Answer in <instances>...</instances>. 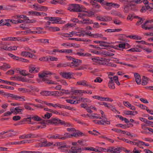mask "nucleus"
Here are the masks:
<instances>
[{"instance_id": "nucleus-1", "label": "nucleus", "mask_w": 153, "mask_h": 153, "mask_svg": "<svg viewBox=\"0 0 153 153\" xmlns=\"http://www.w3.org/2000/svg\"><path fill=\"white\" fill-rule=\"evenodd\" d=\"M141 0H131L129 1V5L125 4L123 7V11L125 13H128L130 10L136 12L138 10L137 4L140 2Z\"/></svg>"}, {"instance_id": "nucleus-2", "label": "nucleus", "mask_w": 153, "mask_h": 153, "mask_svg": "<svg viewBox=\"0 0 153 153\" xmlns=\"http://www.w3.org/2000/svg\"><path fill=\"white\" fill-rule=\"evenodd\" d=\"M52 74V73L49 71H44L41 73H39L38 76L40 79H42V81L45 82L48 84H53L54 83L53 81L51 80H49L46 78V77L48 76V75H51Z\"/></svg>"}, {"instance_id": "nucleus-3", "label": "nucleus", "mask_w": 153, "mask_h": 153, "mask_svg": "<svg viewBox=\"0 0 153 153\" xmlns=\"http://www.w3.org/2000/svg\"><path fill=\"white\" fill-rule=\"evenodd\" d=\"M68 10L71 12L82 11L80 5L78 4H71L68 7Z\"/></svg>"}, {"instance_id": "nucleus-4", "label": "nucleus", "mask_w": 153, "mask_h": 153, "mask_svg": "<svg viewBox=\"0 0 153 153\" xmlns=\"http://www.w3.org/2000/svg\"><path fill=\"white\" fill-rule=\"evenodd\" d=\"M107 152L111 153H119L120 152V147L115 148L114 146H110L107 149Z\"/></svg>"}, {"instance_id": "nucleus-5", "label": "nucleus", "mask_w": 153, "mask_h": 153, "mask_svg": "<svg viewBox=\"0 0 153 153\" xmlns=\"http://www.w3.org/2000/svg\"><path fill=\"white\" fill-rule=\"evenodd\" d=\"M53 146H57L58 149L61 150L68 148L65 143L62 142H57L53 144Z\"/></svg>"}, {"instance_id": "nucleus-6", "label": "nucleus", "mask_w": 153, "mask_h": 153, "mask_svg": "<svg viewBox=\"0 0 153 153\" xmlns=\"http://www.w3.org/2000/svg\"><path fill=\"white\" fill-rule=\"evenodd\" d=\"M62 120L56 118H53L49 120H46V122L48 123L54 124L56 125H57L59 124H61Z\"/></svg>"}, {"instance_id": "nucleus-7", "label": "nucleus", "mask_w": 153, "mask_h": 153, "mask_svg": "<svg viewBox=\"0 0 153 153\" xmlns=\"http://www.w3.org/2000/svg\"><path fill=\"white\" fill-rule=\"evenodd\" d=\"M7 97H12L16 100L19 99L21 101H25V97L23 96H20L11 94H7Z\"/></svg>"}, {"instance_id": "nucleus-8", "label": "nucleus", "mask_w": 153, "mask_h": 153, "mask_svg": "<svg viewBox=\"0 0 153 153\" xmlns=\"http://www.w3.org/2000/svg\"><path fill=\"white\" fill-rule=\"evenodd\" d=\"M73 62H71L70 66L71 67L75 68L79 65V63H82V60H81L74 58L73 60Z\"/></svg>"}, {"instance_id": "nucleus-9", "label": "nucleus", "mask_w": 153, "mask_h": 153, "mask_svg": "<svg viewBox=\"0 0 153 153\" xmlns=\"http://www.w3.org/2000/svg\"><path fill=\"white\" fill-rule=\"evenodd\" d=\"M73 73L72 72H61L60 74L63 77L66 79H70L72 78Z\"/></svg>"}, {"instance_id": "nucleus-10", "label": "nucleus", "mask_w": 153, "mask_h": 153, "mask_svg": "<svg viewBox=\"0 0 153 153\" xmlns=\"http://www.w3.org/2000/svg\"><path fill=\"white\" fill-rule=\"evenodd\" d=\"M71 34L65 33H59L60 35L65 37H72L74 35H76V36L77 33V32L72 31L70 32Z\"/></svg>"}, {"instance_id": "nucleus-11", "label": "nucleus", "mask_w": 153, "mask_h": 153, "mask_svg": "<svg viewBox=\"0 0 153 153\" xmlns=\"http://www.w3.org/2000/svg\"><path fill=\"white\" fill-rule=\"evenodd\" d=\"M82 20L80 21L79 22L81 23L82 24H91L93 23V22L92 20H90L89 19H82Z\"/></svg>"}, {"instance_id": "nucleus-12", "label": "nucleus", "mask_w": 153, "mask_h": 153, "mask_svg": "<svg viewBox=\"0 0 153 153\" xmlns=\"http://www.w3.org/2000/svg\"><path fill=\"white\" fill-rule=\"evenodd\" d=\"M134 76L137 84H140L141 79L140 75L138 73H135L134 74Z\"/></svg>"}, {"instance_id": "nucleus-13", "label": "nucleus", "mask_w": 153, "mask_h": 153, "mask_svg": "<svg viewBox=\"0 0 153 153\" xmlns=\"http://www.w3.org/2000/svg\"><path fill=\"white\" fill-rule=\"evenodd\" d=\"M88 35L92 37H94L95 38H101L103 36V35L101 33H96L94 34H92L91 32L89 33H87Z\"/></svg>"}, {"instance_id": "nucleus-14", "label": "nucleus", "mask_w": 153, "mask_h": 153, "mask_svg": "<svg viewBox=\"0 0 153 153\" xmlns=\"http://www.w3.org/2000/svg\"><path fill=\"white\" fill-rule=\"evenodd\" d=\"M51 21L52 22V23H61L60 21L61 18L59 17H53L51 18Z\"/></svg>"}, {"instance_id": "nucleus-15", "label": "nucleus", "mask_w": 153, "mask_h": 153, "mask_svg": "<svg viewBox=\"0 0 153 153\" xmlns=\"http://www.w3.org/2000/svg\"><path fill=\"white\" fill-rule=\"evenodd\" d=\"M17 47L16 46H10L8 47H1V49L6 51H11L17 50Z\"/></svg>"}, {"instance_id": "nucleus-16", "label": "nucleus", "mask_w": 153, "mask_h": 153, "mask_svg": "<svg viewBox=\"0 0 153 153\" xmlns=\"http://www.w3.org/2000/svg\"><path fill=\"white\" fill-rule=\"evenodd\" d=\"M21 55L23 56H28L29 57H32L35 55L27 51H23L22 52Z\"/></svg>"}, {"instance_id": "nucleus-17", "label": "nucleus", "mask_w": 153, "mask_h": 153, "mask_svg": "<svg viewBox=\"0 0 153 153\" xmlns=\"http://www.w3.org/2000/svg\"><path fill=\"white\" fill-rule=\"evenodd\" d=\"M95 1H96L94 0H91L90 1V3L92 4L94 7L97 9L99 8L100 7V6Z\"/></svg>"}, {"instance_id": "nucleus-18", "label": "nucleus", "mask_w": 153, "mask_h": 153, "mask_svg": "<svg viewBox=\"0 0 153 153\" xmlns=\"http://www.w3.org/2000/svg\"><path fill=\"white\" fill-rule=\"evenodd\" d=\"M37 68L38 69L37 70H36V68H35L32 66H30L29 68V71L30 73H32L34 71L36 72L37 73L38 72L39 69L38 68Z\"/></svg>"}, {"instance_id": "nucleus-19", "label": "nucleus", "mask_w": 153, "mask_h": 153, "mask_svg": "<svg viewBox=\"0 0 153 153\" xmlns=\"http://www.w3.org/2000/svg\"><path fill=\"white\" fill-rule=\"evenodd\" d=\"M102 53L104 55L108 56H112L114 55V54L111 53L109 52L106 51H103L102 52Z\"/></svg>"}, {"instance_id": "nucleus-20", "label": "nucleus", "mask_w": 153, "mask_h": 153, "mask_svg": "<svg viewBox=\"0 0 153 153\" xmlns=\"http://www.w3.org/2000/svg\"><path fill=\"white\" fill-rule=\"evenodd\" d=\"M46 28H48L49 30L52 31H57L60 30L59 28L57 27L46 26Z\"/></svg>"}, {"instance_id": "nucleus-21", "label": "nucleus", "mask_w": 153, "mask_h": 153, "mask_svg": "<svg viewBox=\"0 0 153 153\" xmlns=\"http://www.w3.org/2000/svg\"><path fill=\"white\" fill-rule=\"evenodd\" d=\"M61 125H63L65 127H72L73 126V125L63 120L62 121Z\"/></svg>"}, {"instance_id": "nucleus-22", "label": "nucleus", "mask_w": 153, "mask_h": 153, "mask_svg": "<svg viewBox=\"0 0 153 153\" xmlns=\"http://www.w3.org/2000/svg\"><path fill=\"white\" fill-rule=\"evenodd\" d=\"M87 33H85V32L81 30L79 32H77L76 34V36L80 37L81 36H84L85 35H88V34H87Z\"/></svg>"}, {"instance_id": "nucleus-23", "label": "nucleus", "mask_w": 153, "mask_h": 153, "mask_svg": "<svg viewBox=\"0 0 153 153\" xmlns=\"http://www.w3.org/2000/svg\"><path fill=\"white\" fill-rule=\"evenodd\" d=\"M61 135L58 134H56L55 135H51L50 137L48 136V137L49 139H61Z\"/></svg>"}, {"instance_id": "nucleus-24", "label": "nucleus", "mask_w": 153, "mask_h": 153, "mask_svg": "<svg viewBox=\"0 0 153 153\" xmlns=\"http://www.w3.org/2000/svg\"><path fill=\"white\" fill-rule=\"evenodd\" d=\"M77 101H79L84 102H91V101L87 98H85L83 97L79 98L78 100H77Z\"/></svg>"}, {"instance_id": "nucleus-25", "label": "nucleus", "mask_w": 153, "mask_h": 153, "mask_svg": "<svg viewBox=\"0 0 153 153\" xmlns=\"http://www.w3.org/2000/svg\"><path fill=\"white\" fill-rule=\"evenodd\" d=\"M26 135L27 138H34L39 137V136L38 135L33 134H26Z\"/></svg>"}, {"instance_id": "nucleus-26", "label": "nucleus", "mask_w": 153, "mask_h": 153, "mask_svg": "<svg viewBox=\"0 0 153 153\" xmlns=\"http://www.w3.org/2000/svg\"><path fill=\"white\" fill-rule=\"evenodd\" d=\"M108 86L111 89H115V86L114 81H110L108 83Z\"/></svg>"}, {"instance_id": "nucleus-27", "label": "nucleus", "mask_w": 153, "mask_h": 153, "mask_svg": "<svg viewBox=\"0 0 153 153\" xmlns=\"http://www.w3.org/2000/svg\"><path fill=\"white\" fill-rule=\"evenodd\" d=\"M59 95H61V94L58 91H50V96H59Z\"/></svg>"}, {"instance_id": "nucleus-28", "label": "nucleus", "mask_w": 153, "mask_h": 153, "mask_svg": "<svg viewBox=\"0 0 153 153\" xmlns=\"http://www.w3.org/2000/svg\"><path fill=\"white\" fill-rule=\"evenodd\" d=\"M40 94L43 96H50V91H41Z\"/></svg>"}, {"instance_id": "nucleus-29", "label": "nucleus", "mask_w": 153, "mask_h": 153, "mask_svg": "<svg viewBox=\"0 0 153 153\" xmlns=\"http://www.w3.org/2000/svg\"><path fill=\"white\" fill-rule=\"evenodd\" d=\"M10 44L8 42H1L0 43V48L1 49V48L3 47H8V45H9Z\"/></svg>"}, {"instance_id": "nucleus-30", "label": "nucleus", "mask_w": 153, "mask_h": 153, "mask_svg": "<svg viewBox=\"0 0 153 153\" xmlns=\"http://www.w3.org/2000/svg\"><path fill=\"white\" fill-rule=\"evenodd\" d=\"M71 135L70 134L68 133H66L64 134L63 136L61 137V139L62 140H65L67 138H70Z\"/></svg>"}, {"instance_id": "nucleus-31", "label": "nucleus", "mask_w": 153, "mask_h": 153, "mask_svg": "<svg viewBox=\"0 0 153 153\" xmlns=\"http://www.w3.org/2000/svg\"><path fill=\"white\" fill-rule=\"evenodd\" d=\"M52 116V114L51 113L47 112L46 114H45L44 116H43L42 117L43 118L45 119H49Z\"/></svg>"}, {"instance_id": "nucleus-32", "label": "nucleus", "mask_w": 153, "mask_h": 153, "mask_svg": "<svg viewBox=\"0 0 153 153\" xmlns=\"http://www.w3.org/2000/svg\"><path fill=\"white\" fill-rule=\"evenodd\" d=\"M69 40H75L78 41H83L86 42L88 41L86 39H82L81 38H70L68 39Z\"/></svg>"}, {"instance_id": "nucleus-33", "label": "nucleus", "mask_w": 153, "mask_h": 153, "mask_svg": "<svg viewBox=\"0 0 153 153\" xmlns=\"http://www.w3.org/2000/svg\"><path fill=\"white\" fill-rule=\"evenodd\" d=\"M107 6H111L113 7H118L120 6V5L117 4L112 3H107L106 4Z\"/></svg>"}, {"instance_id": "nucleus-34", "label": "nucleus", "mask_w": 153, "mask_h": 153, "mask_svg": "<svg viewBox=\"0 0 153 153\" xmlns=\"http://www.w3.org/2000/svg\"><path fill=\"white\" fill-rule=\"evenodd\" d=\"M3 82L4 83H5L7 84H9L12 85H15V83L13 82H8L7 81L4 80L0 79V82Z\"/></svg>"}, {"instance_id": "nucleus-35", "label": "nucleus", "mask_w": 153, "mask_h": 153, "mask_svg": "<svg viewBox=\"0 0 153 153\" xmlns=\"http://www.w3.org/2000/svg\"><path fill=\"white\" fill-rule=\"evenodd\" d=\"M117 116L120 118V119L122 121H124L126 123H129V121L128 119L125 118H124L121 116L118 115Z\"/></svg>"}, {"instance_id": "nucleus-36", "label": "nucleus", "mask_w": 153, "mask_h": 153, "mask_svg": "<svg viewBox=\"0 0 153 153\" xmlns=\"http://www.w3.org/2000/svg\"><path fill=\"white\" fill-rule=\"evenodd\" d=\"M38 146L40 147H47V141L38 143Z\"/></svg>"}, {"instance_id": "nucleus-37", "label": "nucleus", "mask_w": 153, "mask_h": 153, "mask_svg": "<svg viewBox=\"0 0 153 153\" xmlns=\"http://www.w3.org/2000/svg\"><path fill=\"white\" fill-rule=\"evenodd\" d=\"M147 78L145 76H143L142 79V85H146L147 83Z\"/></svg>"}, {"instance_id": "nucleus-38", "label": "nucleus", "mask_w": 153, "mask_h": 153, "mask_svg": "<svg viewBox=\"0 0 153 153\" xmlns=\"http://www.w3.org/2000/svg\"><path fill=\"white\" fill-rule=\"evenodd\" d=\"M119 42L120 43L118 46L120 48H125V45H127L126 43L121 42Z\"/></svg>"}, {"instance_id": "nucleus-39", "label": "nucleus", "mask_w": 153, "mask_h": 153, "mask_svg": "<svg viewBox=\"0 0 153 153\" xmlns=\"http://www.w3.org/2000/svg\"><path fill=\"white\" fill-rule=\"evenodd\" d=\"M97 20H100V21L103 22H106V19H105V17H102V16H98L96 17Z\"/></svg>"}, {"instance_id": "nucleus-40", "label": "nucleus", "mask_w": 153, "mask_h": 153, "mask_svg": "<svg viewBox=\"0 0 153 153\" xmlns=\"http://www.w3.org/2000/svg\"><path fill=\"white\" fill-rule=\"evenodd\" d=\"M68 66V64L60 63L57 65V67L58 68L65 67Z\"/></svg>"}, {"instance_id": "nucleus-41", "label": "nucleus", "mask_w": 153, "mask_h": 153, "mask_svg": "<svg viewBox=\"0 0 153 153\" xmlns=\"http://www.w3.org/2000/svg\"><path fill=\"white\" fill-rule=\"evenodd\" d=\"M82 85L83 86H86L89 87H92V86L87 83V82L85 80H82L81 81Z\"/></svg>"}, {"instance_id": "nucleus-42", "label": "nucleus", "mask_w": 153, "mask_h": 153, "mask_svg": "<svg viewBox=\"0 0 153 153\" xmlns=\"http://www.w3.org/2000/svg\"><path fill=\"white\" fill-rule=\"evenodd\" d=\"M72 52V50L71 49L64 50H60V52L62 53H71Z\"/></svg>"}, {"instance_id": "nucleus-43", "label": "nucleus", "mask_w": 153, "mask_h": 153, "mask_svg": "<svg viewBox=\"0 0 153 153\" xmlns=\"http://www.w3.org/2000/svg\"><path fill=\"white\" fill-rule=\"evenodd\" d=\"M61 91H61L60 93L61 94H61H70V93L69 91L68 90H65L64 89H61Z\"/></svg>"}, {"instance_id": "nucleus-44", "label": "nucleus", "mask_w": 153, "mask_h": 153, "mask_svg": "<svg viewBox=\"0 0 153 153\" xmlns=\"http://www.w3.org/2000/svg\"><path fill=\"white\" fill-rule=\"evenodd\" d=\"M16 78V79L17 80L19 81H22V82H25L26 81V80L24 79V78L20 76H15Z\"/></svg>"}, {"instance_id": "nucleus-45", "label": "nucleus", "mask_w": 153, "mask_h": 153, "mask_svg": "<svg viewBox=\"0 0 153 153\" xmlns=\"http://www.w3.org/2000/svg\"><path fill=\"white\" fill-rule=\"evenodd\" d=\"M144 19L142 18H140L139 19L138 21L137 22L136 24V25H139L142 24L143 21H144Z\"/></svg>"}, {"instance_id": "nucleus-46", "label": "nucleus", "mask_w": 153, "mask_h": 153, "mask_svg": "<svg viewBox=\"0 0 153 153\" xmlns=\"http://www.w3.org/2000/svg\"><path fill=\"white\" fill-rule=\"evenodd\" d=\"M143 122L146 123V125H148V126L149 125L153 124V122L149 121L146 119L144 120H143Z\"/></svg>"}, {"instance_id": "nucleus-47", "label": "nucleus", "mask_w": 153, "mask_h": 153, "mask_svg": "<svg viewBox=\"0 0 153 153\" xmlns=\"http://www.w3.org/2000/svg\"><path fill=\"white\" fill-rule=\"evenodd\" d=\"M2 66L3 67V70L10 68V65L9 64H7L6 63H4L3 65Z\"/></svg>"}, {"instance_id": "nucleus-48", "label": "nucleus", "mask_w": 153, "mask_h": 153, "mask_svg": "<svg viewBox=\"0 0 153 153\" xmlns=\"http://www.w3.org/2000/svg\"><path fill=\"white\" fill-rule=\"evenodd\" d=\"M87 14L83 13H79L78 16V17L82 19H84V17L87 16Z\"/></svg>"}, {"instance_id": "nucleus-49", "label": "nucleus", "mask_w": 153, "mask_h": 153, "mask_svg": "<svg viewBox=\"0 0 153 153\" xmlns=\"http://www.w3.org/2000/svg\"><path fill=\"white\" fill-rule=\"evenodd\" d=\"M32 118L34 120L37 121L42 120V119L37 115L33 116V118Z\"/></svg>"}, {"instance_id": "nucleus-50", "label": "nucleus", "mask_w": 153, "mask_h": 153, "mask_svg": "<svg viewBox=\"0 0 153 153\" xmlns=\"http://www.w3.org/2000/svg\"><path fill=\"white\" fill-rule=\"evenodd\" d=\"M148 126V125H144V124H142L141 125V127H142V128L144 130H146L147 129L149 131H151L152 132H153V129H152L151 128H144V127L145 126Z\"/></svg>"}, {"instance_id": "nucleus-51", "label": "nucleus", "mask_w": 153, "mask_h": 153, "mask_svg": "<svg viewBox=\"0 0 153 153\" xmlns=\"http://www.w3.org/2000/svg\"><path fill=\"white\" fill-rule=\"evenodd\" d=\"M111 13L115 16H117L120 17H121L122 16L121 14L120 13L116 11L113 12Z\"/></svg>"}, {"instance_id": "nucleus-52", "label": "nucleus", "mask_w": 153, "mask_h": 153, "mask_svg": "<svg viewBox=\"0 0 153 153\" xmlns=\"http://www.w3.org/2000/svg\"><path fill=\"white\" fill-rule=\"evenodd\" d=\"M84 12L87 13V16L88 17H90L91 16L94 15V12L92 11H84Z\"/></svg>"}, {"instance_id": "nucleus-53", "label": "nucleus", "mask_w": 153, "mask_h": 153, "mask_svg": "<svg viewBox=\"0 0 153 153\" xmlns=\"http://www.w3.org/2000/svg\"><path fill=\"white\" fill-rule=\"evenodd\" d=\"M93 98L98 99L101 101H104V97H100L97 96H93Z\"/></svg>"}, {"instance_id": "nucleus-54", "label": "nucleus", "mask_w": 153, "mask_h": 153, "mask_svg": "<svg viewBox=\"0 0 153 153\" xmlns=\"http://www.w3.org/2000/svg\"><path fill=\"white\" fill-rule=\"evenodd\" d=\"M38 40L39 41H40L41 43H49L48 40L46 39H39Z\"/></svg>"}, {"instance_id": "nucleus-55", "label": "nucleus", "mask_w": 153, "mask_h": 153, "mask_svg": "<svg viewBox=\"0 0 153 153\" xmlns=\"http://www.w3.org/2000/svg\"><path fill=\"white\" fill-rule=\"evenodd\" d=\"M93 24H94L93 27L94 28H98L100 27L99 24L97 22H93Z\"/></svg>"}, {"instance_id": "nucleus-56", "label": "nucleus", "mask_w": 153, "mask_h": 153, "mask_svg": "<svg viewBox=\"0 0 153 153\" xmlns=\"http://www.w3.org/2000/svg\"><path fill=\"white\" fill-rule=\"evenodd\" d=\"M134 111H125V113L126 114L128 115H134Z\"/></svg>"}, {"instance_id": "nucleus-57", "label": "nucleus", "mask_w": 153, "mask_h": 153, "mask_svg": "<svg viewBox=\"0 0 153 153\" xmlns=\"http://www.w3.org/2000/svg\"><path fill=\"white\" fill-rule=\"evenodd\" d=\"M94 42L97 43H100V44H103V43H105V44H109L110 43H108L107 42H106L105 41H94Z\"/></svg>"}, {"instance_id": "nucleus-58", "label": "nucleus", "mask_w": 153, "mask_h": 153, "mask_svg": "<svg viewBox=\"0 0 153 153\" xmlns=\"http://www.w3.org/2000/svg\"><path fill=\"white\" fill-rule=\"evenodd\" d=\"M71 92L73 93L74 94H76V93H81L82 90H72Z\"/></svg>"}, {"instance_id": "nucleus-59", "label": "nucleus", "mask_w": 153, "mask_h": 153, "mask_svg": "<svg viewBox=\"0 0 153 153\" xmlns=\"http://www.w3.org/2000/svg\"><path fill=\"white\" fill-rule=\"evenodd\" d=\"M26 71L24 70H23L21 71H19L20 73V74L23 75V76H25L27 75H29V74H27L25 73Z\"/></svg>"}, {"instance_id": "nucleus-60", "label": "nucleus", "mask_w": 153, "mask_h": 153, "mask_svg": "<svg viewBox=\"0 0 153 153\" xmlns=\"http://www.w3.org/2000/svg\"><path fill=\"white\" fill-rule=\"evenodd\" d=\"M31 141V140H24L20 141V144H24L25 143H29Z\"/></svg>"}, {"instance_id": "nucleus-61", "label": "nucleus", "mask_w": 153, "mask_h": 153, "mask_svg": "<svg viewBox=\"0 0 153 153\" xmlns=\"http://www.w3.org/2000/svg\"><path fill=\"white\" fill-rule=\"evenodd\" d=\"M67 130L68 131L71 132L76 131V130L74 128L72 127L68 128Z\"/></svg>"}, {"instance_id": "nucleus-62", "label": "nucleus", "mask_w": 153, "mask_h": 153, "mask_svg": "<svg viewBox=\"0 0 153 153\" xmlns=\"http://www.w3.org/2000/svg\"><path fill=\"white\" fill-rule=\"evenodd\" d=\"M21 119V117L19 116H16L13 117V119L15 121L19 120Z\"/></svg>"}, {"instance_id": "nucleus-63", "label": "nucleus", "mask_w": 153, "mask_h": 153, "mask_svg": "<svg viewBox=\"0 0 153 153\" xmlns=\"http://www.w3.org/2000/svg\"><path fill=\"white\" fill-rule=\"evenodd\" d=\"M124 105L127 107H130L131 106V105L128 102L124 101L123 102Z\"/></svg>"}, {"instance_id": "nucleus-64", "label": "nucleus", "mask_w": 153, "mask_h": 153, "mask_svg": "<svg viewBox=\"0 0 153 153\" xmlns=\"http://www.w3.org/2000/svg\"><path fill=\"white\" fill-rule=\"evenodd\" d=\"M102 81V80L101 79V78L100 77H97L96 79H95L94 80V82H101Z\"/></svg>"}]
</instances>
